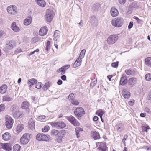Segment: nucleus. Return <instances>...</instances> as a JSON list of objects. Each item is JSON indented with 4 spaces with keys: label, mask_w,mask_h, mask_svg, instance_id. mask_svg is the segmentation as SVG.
I'll return each instance as SVG.
<instances>
[{
    "label": "nucleus",
    "mask_w": 151,
    "mask_h": 151,
    "mask_svg": "<svg viewBox=\"0 0 151 151\" xmlns=\"http://www.w3.org/2000/svg\"><path fill=\"white\" fill-rule=\"evenodd\" d=\"M112 25L117 27H121L123 24V19L122 17H119L112 19L111 21Z\"/></svg>",
    "instance_id": "f257e3e1"
},
{
    "label": "nucleus",
    "mask_w": 151,
    "mask_h": 151,
    "mask_svg": "<svg viewBox=\"0 0 151 151\" xmlns=\"http://www.w3.org/2000/svg\"><path fill=\"white\" fill-rule=\"evenodd\" d=\"M16 46V44L15 41L11 40L8 43H7L4 47V50L6 52H8L12 50Z\"/></svg>",
    "instance_id": "f03ea898"
},
{
    "label": "nucleus",
    "mask_w": 151,
    "mask_h": 151,
    "mask_svg": "<svg viewBox=\"0 0 151 151\" xmlns=\"http://www.w3.org/2000/svg\"><path fill=\"white\" fill-rule=\"evenodd\" d=\"M54 15V14L52 10L50 9H48L47 10L45 16V19L48 22H50L53 19Z\"/></svg>",
    "instance_id": "7ed1b4c3"
},
{
    "label": "nucleus",
    "mask_w": 151,
    "mask_h": 151,
    "mask_svg": "<svg viewBox=\"0 0 151 151\" xmlns=\"http://www.w3.org/2000/svg\"><path fill=\"white\" fill-rule=\"evenodd\" d=\"M50 124L52 127L58 129L63 128L66 126V124L64 122H50Z\"/></svg>",
    "instance_id": "20e7f679"
},
{
    "label": "nucleus",
    "mask_w": 151,
    "mask_h": 151,
    "mask_svg": "<svg viewBox=\"0 0 151 151\" xmlns=\"http://www.w3.org/2000/svg\"><path fill=\"white\" fill-rule=\"evenodd\" d=\"M118 38V36L116 35H110L107 39V43L109 45L114 44L117 41Z\"/></svg>",
    "instance_id": "39448f33"
},
{
    "label": "nucleus",
    "mask_w": 151,
    "mask_h": 151,
    "mask_svg": "<svg viewBox=\"0 0 151 151\" xmlns=\"http://www.w3.org/2000/svg\"><path fill=\"white\" fill-rule=\"evenodd\" d=\"M13 122V119L11 117L7 116L5 117V125L7 129H10L12 128Z\"/></svg>",
    "instance_id": "423d86ee"
},
{
    "label": "nucleus",
    "mask_w": 151,
    "mask_h": 151,
    "mask_svg": "<svg viewBox=\"0 0 151 151\" xmlns=\"http://www.w3.org/2000/svg\"><path fill=\"white\" fill-rule=\"evenodd\" d=\"M76 117L78 118L81 117L83 115L85 114V112L84 109L81 107L77 108L74 111Z\"/></svg>",
    "instance_id": "0eeeda50"
},
{
    "label": "nucleus",
    "mask_w": 151,
    "mask_h": 151,
    "mask_svg": "<svg viewBox=\"0 0 151 151\" xmlns=\"http://www.w3.org/2000/svg\"><path fill=\"white\" fill-rule=\"evenodd\" d=\"M30 134L28 133L24 134L20 138V142L22 144H26L29 141Z\"/></svg>",
    "instance_id": "6e6552de"
},
{
    "label": "nucleus",
    "mask_w": 151,
    "mask_h": 151,
    "mask_svg": "<svg viewBox=\"0 0 151 151\" xmlns=\"http://www.w3.org/2000/svg\"><path fill=\"white\" fill-rule=\"evenodd\" d=\"M36 139L38 141H47L49 140L48 136L43 133H39L36 136Z\"/></svg>",
    "instance_id": "1a4fd4ad"
},
{
    "label": "nucleus",
    "mask_w": 151,
    "mask_h": 151,
    "mask_svg": "<svg viewBox=\"0 0 151 151\" xmlns=\"http://www.w3.org/2000/svg\"><path fill=\"white\" fill-rule=\"evenodd\" d=\"M67 119L74 126H79V123L77 121L76 118L73 116L71 115L67 117Z\"/></svg>",
    "instance_id": "9d476101"
},
{
    "label": "nucleus",
    "mask_w": 151,
    "mask_h": 151,
    "mask_svg": "<svg viewBox=\"0 0 151 151\" xmlns=\"http://www.w3.org/2000/svg\"><path fill=\"white\" fill-rule=\"evenodd\" d=\"M16 7L13 5H11L7 8V10L9 13L12 15L16 14Z\"/></svg>",
    "instance_id": "9b49d317"
},
{
    "label": "nucleus",
    "mask_w": 151,
    "mask_h": 151,
    "mask_svg": "<svg viewBox=\"0 0 151 151\" xmlns=\"http://www.w3.org/2000/svg\"><path fill=\"white\" fill-rule=\"evenodd\" d=\"M97 146L99 145V147L98 148L99 150L102 151H106L107 147L104 143L103 142H97L96 143Z\"/></svg>",
    "instance_id": "f8f14e48"
},
{
    "label": "nucleus",
    "mask_w": 151,
    "mask_h": 151,
    "mask_svg": "<svg viewBox=\"0 0 151 151\" xmlns=\"http://www.w3.org/2000/svg\"><path fill=\"white\" fill-rule=\"evenodd\" d=\"M127 82V77L126 75L123 74L120 78L119 84L122 86H124L126 84Z\"/></svg>",
    "instance_id": "ddd939ff"
},
{
    "label": "nucleus",
    "mask_w": 151,
    "mask_h": 151,
    "mask_svg": "<svg viewBox=\"0 0 151 151\" xmlns=\"http://www.w3.org/2000/svg\"><path fill=\"white\" fill-rule=\"evenodd\" d=\"M70 67V65H66L64 66L61 68L57 70V73L62 72V74H63L65 73V71L68 69Z\"/></svg>",
    "instance_id": "4468645a"
},
{
    "label": "nucleus",
    "mask_w": 151,
    "mask_h": 151,
    "mask_svg": "<svg viewBox=\"0 0 151 151\" xmlns=\"http://www.w3.org/2000/svg\"><path fill=\"white\" fill-rule=\"evenodd\" d=\"M137 82V79L134 77H132L129 79L127 83L129 86H133L135 85Z\"/></svg>",
    "instance_id": "2eb2a0df"
},
{
    "label": "nucleus",
    "mask_w": 151,
    "mask_h": 151,
    "mask_svg": "<svg viewBox=\"0 0 151 151\" xmlns=\"http://www.w3.org/2000/svg\"><path fill=\"white\" fill-rule=\"evenodd\" d=\"M29 104L27 101H24L21 104V108L23 109H25L26 111L28 112L29 111Z\"/></svg>",
    "instance_id": "dca6fc26"
},
{
    "label": "nucleus",
    "mask_w": 151,
    "mask_h": 151,
    "mask_svg": "<svg viewBox=\"0 0 151 151\" xmlns=\"http://www.w3.org/2000/svg\"><path fill=\"white\" fill-rule=\"evenodd\" d=\"M47 28L46 27H41L39 32L40 35L41 36L45 35L47 34Z\"/></svg>",
    "instance_id": "f3484780"
},
{
    "label": "nucleus",
    "mask_w": 151,
    "mask_h": 151,
    "mask_svg": "<svg viewBox=\"0 0 151 151\" xmlns=\"http://www.w3.org/2000/svg\"><path fill=\"white\" fill-rule=\"evenodd\" d=\"M110 13L111 16L113 17L117 16L119 14V12L117 9L113 7L111 8L110 10Z\"/></svg>",
    "instance_id": "a211bd4d"
},
{
    "label": "nucleus",
    "mask_w": 151,
    "mask_h": 151,
    "mask_svg": "<svg viewBox=\"0 0 151 151\" xmlns=\"http://www.w3.org/2000/svg\"><path fill=\"white\" fill-rule=\"evenodd\" d=\"M24 129V126L23 124H19L16 126V132L19 133L21 132Z\"/></svg>",
    "instance_id": "6ab92c4d"
},
{
    "label": "nucleus",
    "mask_w": 151,
    "mask_h": 151,
    "mask_svg": "<svg viewBox=\"0 0 151 151\" xmlns=\"http://www.w3.org/2000/svg\"><path fill=\"white\" fill-rule=\"evenodd\" d=\"M32 17L29 16L27 17L24 20V24L26 26H28L30 25L32 22Z\"/></svg>",
    "instance_id": "aec40b11"
},
{
    "label": "nucleus",
    "mask_w": 151,
    "mask_h": 151,
    "mask_svg": "<svg viewBox=\"0 0 151 151\" xmlns=\"http://www.w3.org/2000/svg\"><path fill=\"white\" fill-rule=\"evenodd\" d=\"M130 4L129 6V10H132V9L137 7V2L134 0H130Z\"/></svg>",
    "instance_id": "412c9836"
},
{
    "label": "nucleus",
    "mask_w": 151,
    "mask_h": 151,
    "mask_svg": "<svg viewBox=\"0 0 151 151\" xmlns=\"http://www.w3.org/2000/svg\"><path fill=\"white\" fill-rule=\"evenodd\" d=\"M1 146L3 149L8 151H10L12 150V146L9 143H3Z\"/></svg>",
    "instance_id": "4be33fe9"
},
{
    "label": "nucleus",
    "mask_w": 151,
    "mask_h": 151,
    "mask_svg": "<svg viewBox=\"0 0 151 151\" xmlns=\"http://www.w3.org/2000/svg\"><path fill=\"white\" fill-rule=\"evenodd\" d=\"M12 29L15 32H19L20 29L19 27L16 25V23L15 22H13L11 25Z\"/></svg>",
    "instance_id": "5701e85b"
},
{
    "label": "nucleus",
    "mask_w": 151,
    "mask_h": 151,
    "mask_svg": "<svg viewBox=\"0 0 151 151\" xmlns=\"http://www.w3.org/2000/svg\"><path fill=\"white\" fill-rule=\"evenodd\" d=\"M92 137L95 140L99 139L100 136L98 132L96 131L92 132L91 133Z\"/></svg>",
    "instance_id": "b1692460"
},
{
    "label": "nucleus",
    "mask_w": 151,
    "mask_h": 151,
    "mask_svg": "<svg viewBox=\"0 0 151 151\" xmlns=\"http://www.w3.org/2000/svg\"><path fill=\"white\" fill-rule=\"evenodd\" d=\"M81 62L82 60L78 58L73 65V68H76L80 66L81 63Z\"/></svg>",
    "instance_id": "393cba45"
},
{
    "label": "nucleus",
    "mask_w": 151,
    "mask_h": 151,
    "mask_svg": "<svg viewBox=\"0 0 151 151\" xmlns=\"http://www.w3.org/2000/svg\"><path fill=\"white\" fill-rule=\"evenodd\" d=\"M122 96L125 99H128L130 96L129 92L126 89H124L123 92Z\"/></svg>",
    "instance_id": "a878e982"
},
{
    "label": "nucleus",
    "mask_w": 151,
    "mask_h": 151,
    "mask_svg": "<svg viewBox=\"0 0 151 151\" xmlns=\"http://www.w3.org/2000/svg\"><path fill=\"white\" fill-rule=\"evenodd\" d=\"M7 88L6 85L3 84L0 87V93L1 94H4L6 92Z\"/></svg>",
    "instance_id": "bb28decb"
},
{
    "label": "nucleus",
    "mask_w": 151,
    "mask_h": 151,
    "mask_svg": "<svg viewBox=\"0 0 151 151\" xmlns=\"http://www.w3.org/2000/svg\"><path fill=\"white\" fill-rule=\"evenodd\" d=\"M37 81L34 78H32L28 80L27 83L29 86L31 87L33 85H34L37 83Z\"/></svg>",
    "instance_id": "cd10ccee"
},
{
    "label": "nucleus",
    "mask_w": 151,
    "mask_h": 151,
    "mask_svg": "<svg viewBox=\"0 0 151 151\" xmlns=\"http://www.w3.org/2000/svg\"><path fill=\"white\" fill-rule=\"evenodd\" d=\"M115 128L118 131L121 132L124 129V125L122 123H119L115 126Z\"/></svg>",
    "instance_id": "c85d7f7f"
},
{
    "label": "nucleus",
    "mask_w": 151,
    "mask_h": 151,
    "mask_svg": "<svg viewBox=\"0 0 151 151\" xmlns=\"http://www.w3.org/2000/svg\"><path fill=\"white\" fill-rule=\"evenodd\" d=\"M10 134L7 132L4 133L2 135L3 139L5 141H7L10 138Z\"/></svg>",
    "instance_id": "c756f323"
},
{
    "label": "nucleus",
    "mask_w": 151,
    "mask_h": 151,
    "mask_svg": "<svg viewBox=\"0 0 151 151\" xmlns=\"http://www.w3.org/2000/svg\"><path fill=\"white\" fill-rule=\"evenodd\" d=\"M60 32L58 30L55 31L54 35V40L55 41H57L60 37Z\"/></svg>",
    "instance_id": "7c9ffc66"
},
{
    "label": "nucleus",
    "mask_w": 151,
    "mask_h": 151,
    "mask_svg": "<svg viewBox=\"0 0 151 151\" xmlns=\"http://www.w3.org/2000/svg\"><path fill=\"white\" fill-rule=\"evenodd\" d=\"M125 71L127 75H134L135 73L134 70L132 69H127L125 70Z\"/></svg>",
    "instance_id": "2f4dec72"
},
{
    "label": "nucleus",
    "mask_w": 151,
    "mask_h": 151,
    "mask_svg": "<svg viewBox=\"0 0 151 151\" xmlns=\"http://www.w3.org/2000/svg\"><path fill=\"white\" fill-rule=\"evenodd\" d=\"M66 131L64 130H61L58 132V137L63 138L65 135Z\"/></svg>",
    "instance_id": "473e14b6"
},
{
    "label": "nucleus",
    "mask_w": 151,
    "mask_h": 151,
    "mask_svg": "<svg viewBox=\"0 0 151 151\" xmlns=\"http://www.w3.org/2000/svg\"><path fill=\"white\" fill-rule=\"evenodd\" d=\"M38 5L42 7H44L45 5V2L44 0H36Z\"/></svg>",
    "instance_id": "72a5a7b5"
},
{
    "label": "nucleus",
    "mask_w": 151,
    "mask_h": 151,
    "mask_svg": "<svg viewBox=\"0 0 151 151\" xmlns=\"http://www.w3.org/2000/svg\"><path fill=\"white\" fill-rule=\"evenodd\" d=\"M11 110L12 113L17 112L19 111V108L16 105H13L11 107Z\"/></svg>",
    "instance_id": "f704fd0d"
},
{
    "label": "nucleus",
    "mask_w": 151,
    "mask_h": 151,
    "mask_svg": "<svg viewBox=\"0 0 151 151\" xmlns=\"http://www.w3.org/2000/svg\"><path fill=\"white\" fill-rule=\"evenodd\" d=\"M145 64L148 66H151V57L146 58L145 59Z\"/></svg>",
    "instance_id": "c9c22d12"
},
{
    "label": "nucleus",
    "mask_w": 151,
    "mask_h": 151,
    "mask_svg": "<svg viewBox=\"0 0 151 151\" xmlns=\"http://www.w3.org/2000/svg\"><path fill=\"white\" fill-rule=\"evenodd\" d=\"M97 83V79L96 77L95 76L94 78L91 79V81L90 83V86L91 88H92Z\"/></svg>",
    "instance_id": "e433bc0d"
},
{
    "label": "nucleus",
    "mask_w": 151,
    "mask_h": 151,
    "mask_svg": "<svg viewBox=\"0 0 151 151\" xmlns=\"http://www.w3.org/2000/svg\"><path fill=\"white\" fill-rule=\"evenodd\" d=\"M83 130V129L82 128L79 127H77L75 128V132L77 138H78L80 137V132L82 131Z\"/></svg>",
    "instance_id": "4c0bfd02"
},
{
    "label": "nucleus",
    "mask_w": 151,
    "mask_h": 151,
    "mask_svg": "<svg viewBox=\"0 0 151 151\" xmlns=\"http://www.w3.org/2000/svg\"><path fill=\"white\" fill-rule=\"evenodd\" d=\"M29 127L31 128H33L35 126V123L34 120L32 118H31L29 120L28 122Z\"/></svg>",
    "instance_id": "58836bf2"
},
{
    "label": "nucleus",
    "mask_w": 151,
    "mask_h": 151,
    "mask_svg": "<svg viewBox=\"0 0 151 151\" xmlns=\"http://www.w3.org/2000/svg\"><path fill=\"white\" fill-rule=\"evenodd\" d=\"M20 148L21 146L18 144L14 145L13 147L14 151H20Z\"/></svg>",
    "instance_id": "ea45409f"
},
{
    "label": "nucleus",
    "mask_w": 151,
    "mask_h": 151,
    "mask_svg": "<svg viewBox=\"0 0 151 151\" xmlns=\"http://www.w3.org/2000/svg\"><path fill=\"white\" fill-rule=\"evenodd\" d=\"M86 50L85 49L82 50L80 54V55L78 58H79L82 60V59L84 56Z\"/></svg>",
    "instance_id": "a19ab883"
},
{
    "label": "nucleus",
    "mask_w": 151,
    "mask_h": 151,
    "mask_svg": "<svg viewBox=\"0 0 151 151\" xmlns=\"http://www.w3.org/2000/svg\"><path fill=\"white\" fill-rule=\"evenodd\" d=\"M104 112L101 109H100L97 110L96 112V114L99 116L101 118V116L104 114Z\"/></svg>",
    "instance_id": "79ce46f5"
},
{
    "label": "nucleus",
    "mask_w": 151,
    "mask_h": 151,
    "mask_svg": "<svg viewBox=\"0 0 151 151\" xmlns=\"http://www.w3.org/2000/svg\"><path fill=\"white\" fill-rule=\"evenodd\" d=\"M12 99L9 95H6L3 96L2 100L3 101H9Z\"/></svg>",
    "instance_id": "37998d69"
},
{
    "label": "nucleus",
    "mask_w": 151,
    "mask_h": 151,
    "mask_svg": "<svg viewBox=\"0 0 151 151\" xmlns=\"http://www.w3.org/2000/svg\"><path fill=\"white\" fill-rule=\"evenodd\" d=\"M12 114L13 116L16 119L18 118L21 115V114L19 112V111Z\"/></svg>",
    "instance_id": "c03bdc74"
},
{
    "label": "nucleus",
    "mask_w": 151,
    "mask_h": 151,
    "mask_svg": "<svg viewBox=\"0 0 151 151\" xmlns=\"http://www.w3.org/2000/svg\"><path fill=\"white\" fill-rule=\"evenodd\" d=\"M50 86V83L49 82L46 83L43 87V89L44 91L48 89Z\"/></svg>",
    "instance_id": "a18cd8bd"
},
{
    "label": "nucleus",
    "mask_w": 151,
    "mask_h": 151,
    "mask_svg": "<svg viewBox=\"0 0 151 151\" xmlns=\"http://www.w3.org/2000/svg\"><path fill=\"white\" fill-rule=\"evenodd\" d=\"M59 131L55 129H53L51 131L50 134L52 136L58 135Z\"/></svg>",
    "instance_id": "49530a36"
},
{
    "label": "nucleus",
    "mask_w": 151,
    "mask_h": 151,
    "mask_svg": "<svg viewBox=\"0 0 151 151\" xmlns=\"http://www.w3.org/2000/svg\"><path fill=\"white\" fill-rule=\"evenodd\" d=\"M50 128L48 126H45L43 128H42V130L43 132H47L50 129Z\"/></svg>",
    "instance_id": "de8ad7c7"
},
{
    "label": "nucleus",
    "mask_w": 151,
    "mask_h": 151,
    "mask_svg": "<svg viewBox=\"0 0 151 151\" xmlns=\"http://www.w3.org/2000/svg\"><path fill=\"white\" fill-rule=\"evenodd\" d=\"M71 102L72 104L75 106L78 105L79 104V101L75 99L72 100Z\"/></svg>",
    "instance_id": "09e8293b"
},
{
    "label": "nucleus",
    "mask_w": 151,
    "mask_h": 151,
    "mask_svg": "<svg viewBox=\"0 0 151 151\" xmlns=\"http://www.w3.org/2000/svg\"><path fill=\"white\" fill-rule=\"evenodd\" d=\"M145 79L147 81H149L151 80V74L148 73L146 74L145 76Z\"/></svg>",
    "instance_id": "8fccbe9b"
},
{
    "label": "nucleus",
    "mask_w": 151,
    "mask_h": 151,
    "mask_svg": "<svg viewBox=\"0 0 151 151\" xmlns=\"http://www.w3.org/2000/svg\"><path fill=\"white\" fill-rule=\"evenodd\" d=\"M50 42L49 41H47L46 42L45 47V49L47 51H48L49 49H50Z\"/></svg>",
    "instance_id": "3c124183"
},
{
    "label": "nucleus",
    "mask_w": 151,
    "mask_h": 151,
    "mask_svg": "<svg viewBox=\"0 0 151 151\" xmlns=\"http://www.w3.org/2000/svg\"><path fill=\"white\" fill-rule=\"evenodd\" d=\"M36 85L35 87L37 89H40L41 87L42 86V83L41 82H38L36 83Z\"/></svg>",
    "instance_id": "603ef678"
},
{
    "label": "nucleus",
    "mask_w": 151,
    "mask_h": 151,
    "mask_svg": "<svg viewBox=\"0 0 151 151\" xmlns=\"http://www.w3.org/2000/svg\"><path fill=\"white\" fill-rule=\"evenodd\" d=\"M91 24L93 25L94 24H95L96 22V19L95 17L93 16L91 17Z\"/></svg>",
    "instance_id": "864d4df0"
},
{
    "label": "nucleus",
    "mask_w": 151,
    "mask_h": 151,
    "mask_svg": "<svg viewBox=\"0 0 151 151\" xmlns=\"http://www.w3.org/2000/svg\"><path fill=\"white\" fill-rule=\"evenodd\" d=\"M119 63V62L113 63H111V65L113 67L117 68L118 66Z\"/></svg>",
    "instance_id": "5fc2aeb1"
},
{
    "label": "nucleus",
    "mask_w": 151,
    "mask_h": 151,
    "mask_svg": "<svg viewBox=\"0 0 151 151\" xmlns=\"http://www.w3.org/2000/svg\"><path fill=\"white\" fill-rule=\"evenodd\" d=\"M149 129V127L148 125L143 126L142 130L143 131H147V130Z\"/></svg>",
    "instance_id": "6e6d98bb"
},
{
    "label": "nucleus",
    "mask_w": 151,
    "mask_h": 151,
    "mask_svg": "<svg viewBox=\"0 0 151 151\" xmlns=\"http://www.w3.org/2000/svg\"><path fill=\"white\" fill-rule=\"evenodd\" d=\"M74 98V94L73 93L70 94L68 98V99H69V100L71 99L73 100V99Z\"/></svg>",
    "instance_id": "4d7b16f0"
},
{
    "label": "nucleus",
    "mask_w": 151,
    "mask_h": 151,
    "mask_svg": "<svg viewBox=\"0 0 151 151\" xmlns=\"http://www.w3.org/2000/svg\"><path fill=\"white\" fill-rule=\"evenodd\" d=\"M5 108L4 105L3 104H1L0 105V112L3 111Z\"/></svg>",
    "instance_id": "13d9d810"
},
{
    "label": "nucleus",
    "mask_w": 151,
    "mask_h": 151,
    "mask_svg": "<svg viewBox=\"0 0 151 151\" xmlns=\"http://www.w3.org/2000/svg\"><path fill=\"white\" fill-rule=\"evenodd\" d=\"M127 138V135H125L124 136V137L122 139V142H123V143L124 144V146H126V144H125V141L126 140Z\"/></svg>",
    "instance_id": "bf43d9fd"
},
{
    "label": "nucleus",
    "mask_w": 151,
    "mask_h": 151,
    "mask_svg": "<svg viewBox=\"0 0 151 151\" xmlns=\"http://www.w3.org/2000/svg\"><path fill=\"white\" fill-rule=\"evenodd\" d=\"M63 138L58 137V138L56 139V141L59 143L62 142V141Z\"/></svg>",
    "instance_id": "052dcab7"
},
{
    "label": "nucleus",
    "mask_w": 151,
    "mask_h": 151,
    "mask_svg": "<svg viewBox=\"0 0 151 151\" xmlns=\"http://www.w3.org/2000/svg\"><path fill=\"white\" fill-rule=\"evenodd\" d=\"M133 25V22L132 21L130 22L129 23V25L128 26V28L129 29H130L132 27Z\"/></svg>",
    "instance_id": "680f3d73"
},
{
    "label": "nucleus",
    "mask_w": 151,
    "mask_h": 151,
    "mask_svg": "<svg viewBox=\"0 0 151 151\" xmlns=\"http://www.w3.org/2000/svg\"><path fill=\"white\" fill-rule=\"evenodd\" d=\"M61 78L63 81H65L66 79V76L65 75H63L61 76Z\"/></svg>",
    "instance_id": "e2e57ef3"
},
{
    "label": "nucleus",
    "mask_w": 151,
    "mask_h": 151,
    "mask_svg": "<svg viewBox=\"0 0 151 151\" xmlns=\"http://www.w3.org/2000/svg\"><path fill=\"white\" fill-rule=\"evenodd\" d=\"M145 111L147 113L150 114L151 112L150 109L148 108H145Z\"/></svg>",
    "instance_id": "0e129e2a"
},
{
    "label": "nucleus",
    "mask_w": 151,
    "mask_h": 151,
    "mask_svg": "<svg viewBox=\"0 0 151 151\" xmlns=\"http://www.w3.org/2000/svg\"><path fill=\"white\" fill-rule=\"evenodd\" d=\"M126 1V0H119V2L121 4H123L125 3Z\"/></svg>",
    "instance_id": "69168bd1"
},
{
    "label": "nucleus",
    "mask_w": 151,
    "mask_h": 151,
    "mask_svg": "<svg viewBox=\"0 0 151 151\" xmlns=\"http://www.w3.org/2000/svg\"><path fill=\"white\" fill-rule=\"evenodd\" d=\"M62 81L60 79L58 80L57 82V84L58 85H61L62 84Z\"/></svg>",
    "instance_id": "338daca9"
},
{
    "label": "nucleus",
    "mask_w": 151,
    "mask_h": 151,
    "mask_svg": "<svg viewBox=\"0 0 151 151\" xmlns=\"http://www.w3.org/2000/svg\"><path fill=\"white\" fill-rule=\"evenodd\" d=\"M128 104L130 105V106H132L134 104V101H130L128 102Z\"/></svg>",
    "instance_id": "774afa93"
}]
</instances>
